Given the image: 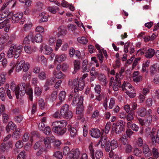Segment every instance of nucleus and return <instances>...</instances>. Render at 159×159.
<instances>
[{
    "mask_svg": "<svg viewBox=\"0 0 159 159\" xmlns=\"http://www.w3.org/2000/svg\"><path fill=\"white\" fill-rule=\"evenodd\" d=\"M67 58V55L66 54H57L55 58L54 61L59 63L65 61Z\"/></svg>",
    "mask_w": 159,
    "mask_h": 159,
    "instance_id": "obj_10",
    "label": "nucleus"
},
{
    "mask_svg": "<svg viewBox=\"0 0 159 159\" xmlns=\"http://www.w3.org/2000/svg\"><path fill=\"white\" fill-rule=\"evenodd\" d=\"M0 97L1 100L4 101L5 99L6 93L4 88L2 87L0 88Z\"/></svg>",
    "mask_w": 159,
    "mask_h": 159,
    "instance_id": "obj_37",
    "label": "nucleus"
},
{
    "mask_svg": "<svg viewBox=\"0 0 159 159\" xmlns=\"http://www.w3.org/2000/svg\"><path fill=\"white\" fill-rule=\"evenodd\" d=\"M74 70L75 72L80 69V63L78 60H75L73 62Z\"/></svg>",
    "mask_w": 159,
    "mask_h": 159,
    "instance_id": "obj_34",
    "label": "nucleus"
},
{
    "mask_svg": "<svg viewBox=\"0 0 159 159\" xmlns=\"http://www.w3.org/2000/svg\"><path fill=\"white\" fill-rule=\"evenodd\" d=\"M26 92L29 95V99L32 101L33 100V90L30 86L29 84H26L25 86Z\"/></svg>",
    "mask_w": 159,
    "mask_h": 159,
    "instance_id": "obj_18",
    "label": "nucleus"
},
{
    "mask_svg": "<svg viewBox=\"0 0 159 159\" xmlns=\"http://www.w3.org/2000/svg\"><path fill=\"white\" fill-rule=\"evenodd\" d=\"M45 104L44 100L43 99H40L39 101V106L40 108L43 109L45 108Z\"/></svg>",
    "mask_w": 159,
    "mask_h": 159,
    "instance_id": "obj_53",
    "label": "nucleus"
},
{
    "mask_svg": "<svg viewBox=\"0 0 159 159\" xmlns=\"http://www.w3.org/2000/svg\"><path fill=\"white\" fill-rule=\"evenodd\" d=\"M7 21L5 25L4 30L6 32H8L11 26V24L9 22V20H7Z\"/></svg>",
    "mask_w": 159,
    "mask_h": 159,
    "instance_id": "obj_61",
    "label": "nucleus"
},
{
    "mask_svg": "<svg viewBox=\"0 0 159 159\" xmlns=\"http://www.w3.org/2000/svg\"><path fill=\"white\" fill-rule=\"evenodd\" d=\"M60 113L61 116L66 119H70L73 116L72 113L69 110V106L67 104L61 107Z\"/></svg>",
    "mask_w": 159,
    "mask_h": 159,
    "instance_id": "obj_4",
    "label": "nucleus"
},
{
    "mask_svg": "<svg viewBox=\"0 0 159 159\" xmlns=\"http://www.w3.org/2000/svg\"><path fill=\"white\" fill-rule=\"evenodd\" d=\"M53 75L55 78L59 79H64L66 77L65 75L60 71H57L54 70L53 72Z\"/></svg>",
    "mask_w": 159,
    "mask_h": 159,
    "instance_id": "obj_17",
    "label": "nucleus"
},
{
    "mask_svg": "<svg viewBox=\"0 0 159 159\" xmlns=\"http://www.w3.org/2000/svg\"><path fill=\"white\" fill-rule=\"evenodd\" d=\"M9 39L8 34L6 33L2 35L0 37V45L4 44Z\"/></svg>",
    "mask_w": 159,
    "mask_h": 159,
    "instance_id": "obj_28",
    "label": "nucleus"
},
{
    "mask_svg": "<svg viewBox=\"0 0 159 159\" xmlns=\"http://www.w3.org/2000/svg\"><path fill=\"white\" fill-rule=\"evenodd\" d=\"M72 150L70 151L68 147L66 146L63 149V154L67 156L66 159H71L72 157Z\"/></svg>",
    "mask_w": 159,
    "mask_h": 159,
    "instance_id": "obj_12",
    "label": "nucleus"
},
{
    "mask_svg": "<svg viewBox=\"0 0 159 159\" xmlns=\"http://www.w3.org/2000/svg\"><path fill=\"white\" fill-rule=\"evenodd\" d=\"M58 36L63 35L66 34V27L61 26L58 28Z\"/></svg>",
    "mask_w": 159,
    "mask_h": 159,
    "instance_id": "obj_29",
    "label": "nucleus"
},
{
    "mask_svg": "<svg viewBox=\"0 0 159 159\" xmlns=\"http://www.w3.org/2000/svg\"><path fill=\"white\" fill-rule=\"evenodd\" d=\"M84 86V81L81 79L79 80L77 79L74 80L72 82L71 86L74 88V91L75 92H78L79 90H82Z\"/></svg>",
    "mask_w": 159,
    "mask_h": 159,
    "instance_id": "obj_2",
    "label": "nucleus"
},
{
    "mask_svg": "<svg viewBox=\"0 0 159 159\" xmlns=\"http://www.w3.org/2000/svg\"><path fill=\"white\" fill-rule=\"evenodd\" d=\"M52 52V48L48 46H46L44 47V50L43 51L44 54L46 55H49Z\"/></svg>",
    "mask_w": 159,
    "mask_h": 159,
    "instance_id": "obj_36",
    "label": "nucleus"
},
{
    "mask_svg": "<svg viewBox=\"0 0 159 159\" xmlns=\"http://www.w3.org/2000/svg\"><path fill=\"white\" fill-rule=\"evenodd\" d=\"M43 131L47 135H49L51 133V129L48 126L46 127Z\"/></svg>",
    "mask_w": 159,
    "mask_h": 159,
    "instance_id": "obj_62",
    "label": "nucleus"
},
{
    "mask_svg": "<svg viewBox=\"0 0 159 159\" xmlns=\"http://www.w3.org/2000/svg\"><path fill=\"white\" fill-rule=\"evenodd\" d=\"M134 114V112L131 111L127 115L126 117L128 121H131L134 120V117L133 116Z\"/></svg>",
    "mask_w": 159,
    "mask_h": 159,
    "instance_id": "obj_55",
    "label": "nucleus"
},
{
    "mask_svg": "<svg viewBox=\"0 0 159 159\" xmlns=\"http://www.w3.org/2000/svg\"><path fill=\"white\" fill-rule=\"evenodd\" d=\"M57 97V92L56 91H54L51 94L50 96V99L52 101L55 100Z\"/></svg>",
    "mask_w": 159,
    "mask_h": 159,
    "instance_id": "obj_63",
    "label": "nucleus"
},
{
    "mask_svg": "<svg viewBox=\"0 0 159 159\" xmlns=\"http://www.w3.org/2000/svg\"><path fill=\"white\" fill-rule=\"evenodd\" d=\"M125 71V69L124 67H122L121 68L120 70V74H119L118 73H116V79H115V81L114 82V83H115L116 82H117V80L118 78L119 77L120 78H121V74L123 73Z\"/></svg>",
    "mask_w": 159,
    "mask_h": 159,
    "instance_id": "obj_47",
    "label": "nucleus"
},
{
    "mask_svg": "<svg viewBox=\"0 0 159 159\" xmlns=\"http://www.w3.org/2000/svg\"><path fill=\"white\" fill-rule=\"evenodd\" d=\"M39 79L41 80H45L46 78V75L44 72H41L38 75Z\"/></svg>",
    "mask_w": 159,
    "mask_h": 159,
    "instance_id": "obj_57",
    "label": "nucleus"
},
{
    "mask_svg": "<svg viewBox=\"0 0 159 159\" xmlns=\"http://www.w3.org/2000/svg\"><path fill=\"white\" fill-rule=\"evenodd\" d=\"M43 40V37L42 35L40 34H37L34 38H32V41L34 42V41L37 43H41Z\"/></svg>",
    "mask_w": 159,
    "mask_h": 159,
    "instance_id": "obj_32",
    "label": "nucleus"
},
{
    "mask_svg": "<svg viewBox=\"0 0 159 159\" xmlns=\"http://www.w3.org/2000/svg\"><path fill=\"white\" fill-rule=\"evenodd\" d=\"M62 43V40L61 39H58L57 40L56 43V45L55 48L56 51H57L60 47Z\"/></svg>",
    "mask_w": 159,
    "mask_h": 159,
    "instance_id": "obj_56",
    "label": "nucleus"
},
{
    "mask_svg": "<svg viewBox=\"0 0 159 159\" xmlns=\"http://www.w3.org/2000/svg\"><path fill=\"white\" fill-rule=\"evenodd\" d=\"M91 136L93 138H98L101 135V132L97 128L91 129L90 131Z\"/></svg>",
    "mask_w": 159,
    "mask_h": 159,
    "instance_id": "obj_11",
    "label": "nucleus"
},
{
    "mask_svg": "<svg viewBox=\"0 0 159 159\" xmlns=\"http://www.w3.org/2000/svg\"><path fill=\"white\" fill-rule=\"evenodd\" d=\"M54 137L53 136L51 137H47L44 139L43 141L45 147L48 148H51V143H52L53 141L54 140Z\"/></svg>",
    "mask_w": 159,
    "mask_h": 159,
    "instance_id": "obj_13",
    "label": "nucleus"
},
{
    "mask_svg": "<svg viewBox=\"0 0 159 159\" xmlns=\"http://www.w3.org/2000/svg\"><path fill=\"white\" fill-rule=\"evenodd\" d=\"M107 137L106 135H104L102 136L101 139L98 143L97 145L101 143V147L102 148H104L106 144H107Z\"/></svg>",
    "mask_w": 159,
    "mask_h": 159,
    "instance_id": "obj_26",
    "label": "nucleus"
},
{
    "mask_svg": "<svg viewBox=\"0 0 159 159\" xmlns=\"http://www.w3.org/2000/svg\"><path fill=\"white\" fill-rule=\"evenodd\" d=\"M34 92L36 96H39L42 93V90L39 87H36L34 89Z\"/></svg>",
    "mask_w": 159,
    "mask_h": 159,
    "instance_id": "obj_58",
    "label": "nucleus"
},
{
    "mask_svg": "<svg viewBox=\"0 0 159 159\" xmlns=\"http://www.w3.org/2000/svg\"><path fill=\"white\" fill-rule=\"evenodd\" d=\"M126 90L125 92L126 94L129 95L130 98H132L135 97V93L134 91V89L133 87H132Z\"/></svg>",
    "mask_w": 159,
    "mask_h": 159,
    "instance_id": "obj_30",
    "label": "nucleus"
},
{
    "mask_svg": "<svg viewBox=\"0 0 159 159\" xmlns=\"http://www.w3.org/2000/svg\"><path fill=\"white\" fill-rule=\"evenodd\" d=\"M133 78L134 81L139 82L142 80L143 76L140 75L139 71H136L133 73Z\"/></svg>",
    "mask_w": 159,
    "mask_h": 159,
    "instance_id": "obj_16",
    "label": "nucleus"
},
{
    "mask_svg": "<svg viewBox=\"0 0 159 159\" xmlns=\"http://www.w3.org/2000/svg\"><path fill=\"white\" fill-rule=\"evenodd\" d=\"M25 86L26 84L25 83H22L20 85H19V88L18 89V98L16 96V97L17 99H19L20 98L23 96L25 92H26V90H25Z\"/></svg>",
    "mask_w": 159,
    "mask_h": 159,
    "instance_id": "obj_8",
    "label": "nucleus"
},
{
    "mask_svg": "<svg viewBox=\"0 0 159 159\" xmlns=\"http://www.w3.org/2000/svg\"><path fill=\"white\" fill-rule=\"evenodd\" d=\"M124 149L126 153H129L132 151V148L131 145L128 144L125 145Z\"/></svg>",
    "mask_w": 159,
    "mask_h": 159,
    "instance_id": "obj_42",
    "label": "nucleus"
},
{
    "mask_svg": "<svg viewBox=\"0 0 159 159\" xmlns=\"http://www.w3.org/2000/svg\"><path fill=\"white\" fill-rule=\"evenodd\" d=\"M83 97L82 96L79 97V94L77 93H75L73 99L71 104L74 106L79 105L83 104Z\"/></svg>",
    "mask_w": 159,
    "mask_h": 159,
    "instance_id": "obj_7",
    "label": "nucleus"
},
{
    "mask_svg": "<svg viewBox=\"0 0 159 159\" xmlns=\"http://www.w3.org/2000/svg\"><path fill=\"white\" fill-rule=\"evenodd\" d=\"M56 42V39L53 37H51L49 39L48 44L50 45H52L54 44Z\"/></svg>",
    "mask_w": 159,
    "mask_h": 159,
    "instance_id": "obj_60",
    "label": "nucleus"
},
{
    "mask_svg": "<svg viewBox=\"0 0 159 159\" xmlns=\"http://www.w3.org/2000/svg\"><path fill=\"white\" fill-rule=\"evenodd\" d=\"M23 16L22 13H17L15 14H13L11 13H10L8 15L9 18L10 17L11 18V21L13 23H18L19 21L22 18Z\"/></svg>",
    "mask_w": 159,
    "mask_h": 159,
    "instance_id": "obj_6",
    "label": "nucleus"
},
{
    "mask_svg": "<svg viewBox=\"0 0 159 159\" xmlns=\"http://www.w3.org/2000/svg\"><path fill=\"white\" fill-rule=\"evenodd\" d=\"M33 37V34L32 33H30L27 36H26L24 40L23 43L25 44H29L30 40H32V37Z\"/></svg>",
    "mask_w": 159,
    "mask_h": 159,
    "instance_id": "obj_31",
    "label": "nucleus"
},
{
    "mask_svg": "<svg viewBox=\"0 0 159 159\" xmlns=\"http://www.w3.org/2000/svg\"><path fill=\"white\" fill-rule=\"evenodd\" d=\"M150 73L152 75H154L157 72L156 66L153 64L150 67Z\"/></svg>",
    "mask_w": 159,
    "mask_h": 159,
    "instance_id": "obj_46",
    "label": "nucleus"
},
{
    "mask_svg": "<svg viewBox=\"0 0 159 159\" xmlns=\"http://www.w3.org/2000/svg\"><path fill=\"white\" fill-rule=\"evenodd\" d=\"M66 96V93L64 91H61L59 95V98L61 101L64 100Z\"/></svg>",
    "mask_w": 159,
    "mask_h": 159,
    "instance_id": "obj_48",
    "label": "nucleus"
},
{
    "mask_svg": "<svg viewBox=\"0 0 159 159\" xmlns=\"http://www.w3.org/2000/svg\"><path fill=\"white\" fill-rule=\"evenodd\" d=\"M71 154H72V158H73V159H80V158H79L80 152L78 149L76 148L72 150Z\"/></svg>",
    "mask_w": 159,
    "mask_h": 159,
    "instance_id": "obj_25",
    "label": "nucleus"
},
{
    "mask_svg": "<svg viewBox=\"0 0 159 159\" xmlns=\"http://www.w3.org/2000/svg\"><path fill=\"white\" fill-rule=\"evenodd\" d=\"M53 156L58 159H61L63 157L62 152L60 151H57L55 152Z\"/></svg>",
    "mask_w": 159,
    "mask_h": 159,
    "instance_id": "obj_50",
    "label": "nucleus"
},
{
    "mask_svg": "<svg viewBox=\"0 0 159 159\" xmlns=\"http://www.w3.org/2000/svg\"><path fill=\"white\" fill-rule=\"evenodd\" d=\"M143 152L145 156L146 157H149L151 155L148 146L146 144L143 145Z\"/></svg>",
    "mask_w": 159,
    "mask_h": 159,
    "instance_id": "obj_24",
    "label": "nucleus"
},
{
    "mask_svg": "<svg viewBox=\"0 0 159 159\" xmlns=\"http://www.w3.org/2000/svg\"><path fill=\"white\" fill-rule=\"evenodd\" d=\"M152 152L153 156L155 158H157L159 157V152L158 149L155 148H153Z\"/></svg>",
    "mask_w": 159,
    "mask_h": 159,
    "instance_id": "obj_41",
    "label": "nucleus"
},
{
    "mask_svg": "<svg viewBox=\"0 0 159 159\" xmlns=\"http://www.w3.org/2000/svg\"><path fill=\"white\" fill-rule=\"evenodd\" d=\"M40 20L42 22H46L48 20V17L45 16V13L44 12H42L40 15Z\"/></svg>",
    "mask_w": 159,
    "mask_h": 159,
    "instance_id": "obj_44",
    "label": "nucleus"
},
{
    "mask_svg": "<svg viewBox=\"0 0 159 159\" xmlns=\"http://www.w3.org/2000/svg\"><path fill=\"white\" fill-rule=\"evenodd\" d=\"M77 41L79 43L83 44H86L88 42L87 39L84 37L78 38Z\"/></svg>",
    "mask_w": 159,
    "mask_h": 159,
    "instance_id": "obj_39",
    "label": "nucleus"
},
{
    "mask_svg": "<svg viewBox=\"0 0 159 159\" xmlns=\"http://www.w3.org/2000/svg\"><path fill=\"white\" fill-rule=\"evenodd\" d=\"M29 67V64L28 63H25L24 60H22L16 66V70L17 72H19L23 69V71L26 72L28 70Z\"/></svg>",
    "mask_w": 159,
    "mask_h": 159,
    "instance_id": "obj_5",
    "label": "nucleus"
},
{
    "mask_svg": "<svg viewBox=\"0 0 159 159\" xmlns=\"http://www.w3.org/2000/svg\"><path fill=\"white\" fill-rule=\"evenodd\" d=\"M156 131V129L153 128L152 130H151V132L150 133L151 139L154 143H156V137H155V136Z\"/></svg>",
    "mask_w": 159,
    "mask_h": 159,
    "instance_id": "obj_35",
    "label": "nucleus"
},
{
    "mask_svg": "<svg viewBox=\"0 0 159 159\" xmlns=\"http://www.w3.org/2000/svg\"><path fill=\"white\" fill-rule=\"evenodd\" d=\"M134 154L137 156L141 157L142 155V152L138 148H136L134 150Z\"/></svg>",
    "mask_w": 159,
    "mask_h": 159,
    "instance_id": "obj_49",
    "label": "nucleus"
},
{
    "mask_svg": "<svg viewBox=\"0 0 159 159\" xmlns=\"http://www.w3.org/2000/svg\"><path fill=\"white\" fill-rule=\"evenodd\" d=\"M30 138V135L27 133H25L23 135L22 140L23 142H26L28 141Z\"/></svg>",
    "mask_w": 159,
    "mask_h": 159,
    "instance_id": "obj_59",
    "label": "nucleus"
},
{
    "mask_svg": "<svg viewBox=\"0 0 159 159\" xmlns=\"http://www.w3.org/2000/svg\"><path fill=\"white\" fill-rule=\"evenodd\" d=\"M132 87V86L129 83L124 82L123 84L122 85V89L125 92L129 89H131L130 88Z\"/></svg>",
    "mask_w": 159,
    "mask_h": 159,
    "instance_id": "obj_33",
    "label": "nucleus"
},
{
    "mask_svg": "<svg viewBox=\"0 0 159 159\" xmlns=\"http://www.w3.org/2000/svg\"><path fill=\"white\" fill-rule=\"evenodd\" d=\"M84 107L83 104L77 105L76 110V113L80 115V119H81L83 117V111Z\"/></svg>",
    "mask_w": 159,
    "mask_h": 159,
    "instance_id": "obj_21",
    "label": "nucleus"
},
{
    "mask_svg": "<svg viewBox=\"0 0 159 159\" xmlns=\"http://www.w3.org/2000/svg\"><path fill=\"white\" fill-rule=\"evenodd\" d=\"M120 140L123 145H125L127 144H128V137L126 134H124L122 137L120 138Z\"/></svg>",
    "mask_w": 159,
    "mask_h": 159,
    "instance_id": "obj_38",
    "label": "nucleus"
},
{
    "mask_svg": "<svg viewBox=\"0 0 159 159\" xmlns=\"http://www.w3.org/2000/svg\"><path fill=\"white\" fill-rule=\"evenodd\" d=\"M25 151H22L18 155L17 157V159H24L25 156Z\"/></svg>",
    "mask_w": 159,
    "mask_h": 159,
    "instance_id": "obj_64",
    "label": "nucleus"
},
{
    "mask_svg": "<svg viewBox=\"0 0 159 159\" xmlns=\"http://www.w3.org/2000/svg\"><path fill=\"white\" fill-rule=\"evenodd\" d=\"M103 156V153L101 150H97L95 153V156L96 158L99 159L101 158Z\"/></svg>",
    "mask_w": 159,
    "mask_h": 159,
    "instance_id": "obj_54",
    "label": "nucleus"
},
{
    "mask_svg": "<svg viewBox=\"0 0 159 159\" xmlns=\"http://www.w3.org/2000/svg\"><path fill=\"white\" fill-rule=\"evenodd\" d=\"M98 79L103 85H105L107 83L106 76L103 74L101 73L98 75Z\"/></svg>",
    "mask_w": 159,
    "mask_h": 159,
    "instance_id": "obj_19",
    "label": "nucleus"
},
{
    "mask_svg": "<svg viewBox=\"0 0 159 159\" xmlns=\"http://www.w3.org/2000/svg\"><path fill=\"white\" fill-rule=\"evenodd\" d=\"M136 113L139 116L143 117L146 115L147 111L146 109L144 107H142L139 108Z\"/></svg>",
    "mask_w": 159,
    "mask_h": 159,
    "instance_id": "obj_27",
    "label": "nucleus"
},
{
    "mask_svg": "<svg viewBox=\"0 0 159 159\" xmlns=\"http://www.w3.org/2000/svg\"><path fill=\"white\" fill-rule=\"evenodd\" d=\"M125 126V122L122 120H120L113 124V130L115 131L116 134H119L124 130Z\"/></svg>",
    "mask_w": 159,
    "mask_h": 159,
    "instance_id": "obj_3",
    "label": "nucleus"
},
{
    "mask_svg": "<svg viewBox=\"0 0 159 159\" xmlns=\"http://www.w3.org/2000/svg\"><path fill=\"white\" fill-rule=\"evenodd\" d=\"M90 75L93 77H96L98 74V71L95 70V68L94 67H93L90 70Z\"/></svg>",
    "mask_w": 159,
    "mask_h": 159,
    "instance_id": "obj_43",
    "label": "nucleus"
},
{
    "mask_svg": "<svg viewBox=\"0 0 159 159\" xmlns=\"http://www.w3.org/2000/svg\"><path fill=\"white\" fill-rule=\"evenodd\" d=\"M110 146L112 149L116 148L118 146V143L116 140L113 139L110 142Z\"/></svg>",
    "mask_w": 159,
    "mask_h": 159,
    "instance_id": "obj_40",
    "label": "nucleus"
},
{
    "mask_svg": "<svg viewBox=\"0 0 159 159\" xmlns=\"http://www.w3.org/2000/svg\"><path fill=\"white\" fill-rule=\"evenodd\" d=\"M22 49L23 46L21 45L11 46L7 52L8 57L11 58L14 57L15 58H18L20 56Z\"/></svg>",
    "mask_w": 159,
    "mask_h": 159,
    "instance_id": "obj_1",
    "label": "nucleus"
},
{
    "mask_svg": "<svg viewBox=\"0 0 159 159\" xmlns=\"http://www.w3.org/2000/svg\"><path fill=\"white\" fill-rule=\"evenodd\" d=\"M53 131L55 133L60 135H63L66 131L65 128L57 127H54L52 129Z\"/></svg>",
    "mask_w": 159,
    "mask_h": 159,
    "instance_id": "obj_20",
    "label": "nucleus"
},
{
    "mask_svg": "<svg viewBox=\"0 0 159 159\" xmlns=\"http://www.w3.org/2000/svg\"><path fill=\"white\" fill-rule=\"evenodd\" d=\"M6 78L5 75L3 74H0V86L4 84L6 81Z\"/></svg>",
    "mask_w": 159,
    "mask_h": 159,
    "instance_id": "obj_45",
    "label": "nucleus"
},
{
    "mask_svg": "<svg viewBox=\"0 0 159 159\" xmlns=\"http://www.w3.org/2000/svg\"><path fill=\"white\" fill-rule=\"evenodd\" d=\"M155 54V50L152 48H146L145 56L148 58H152Z\"/></svg>",
    "mask_w": 159,
    "mask_h": 159,
    "instance_id": "obj_14",
    "label": "nucleus"
},
{
    "mask_svg": "<svg viewBox=\"0 0 159 159\" xmlns=\"http://www.w3.org/2000/svg\"><path fill=\"white\" fill-rule=\"evenodd\" d=\"M67 122L65 120L57 121L52 123V125L54 127L65 128L67 125Z\"/></svg>",
    "mask_w": 159,
    "mask_h": 159,
    "instance_id": "obj_9",
    "label": "nucleus"
},
{
    "mask_svg": "<svg viewBox=\"0 0 159 159\" xmlns=\"http://www.w3.org/2000/svg\"><path fill=\"white\" fill-rule=\"evenodd\" d=\"M19 85H17L16 86L15 82L12 81L10 83V89L13 92L15 93L16 96L18 98V89Z\"/></svg>",
    "mask_w": 159,
    "mask_h": 159,
    "instance_id": "obj_15",
    "label": "nucleus"
},
{
    "mask_svg": "<svg viewBox=\"0 0 159 159\" xmlns=\"http://www.w3.org/2000/svg\"><path fill=\"white\" fill-rule=\"evenodd\" d=\"M32 73L31 72L25 73L22 77V79L24 81H26L27 79H30L31 78Z\"/></svg>",
    "mask_w": 159,
    "mask_h": 159,
    "instance_id": "obj_51",
    "label": "nucleus"
},
{
    "mask_svg": "<svg viewBox=\"0 0 159 159\" xmlns=\"http://www.w3.org/2000/svg\"><path fill=\"white\" fill-rule=\"evenodd\" d=\"M88 61L87 59L84 60L82 63V72H88L90 70V68L88 66Z\"/></svg>",
    "mask_w": 159,
    "mask_h": 159,
    "instance_id": "obj_23",
    "label": "nucleus"
},
{
    "mask_svg": "<svg viewBox=\"0 0 159 159\" xmlns=\"http://www.w3.org/2000/svg\"><path fill=\"white\" fill-rule=\"evenodd\" d=\"M58 7H48V9L51 12L55 14L56 13V10H58Z\"/></svg>",
    "mask_w": 159,
    "mask_h": 159,
    "instance_id": "obj_52",
    "label": "nucleus"
},
{
    "mask_svg": "<svg viewBox=\"0 0 159 159\" xmlns=\"http://www.w3.org/2000/svg\"><path fill=\"white\" fill-rule=\"evenodd\" d=\"M68 130L70 132V135L71 137L74 138L77 135L76 129L72 127L70 125H68L67 126Z\"/></svg>",
    "mask_w": 159,
    "mask_h": 159,
    "instance_id": "obj_22",
    "label": "nucleus"
}]
</instances>
